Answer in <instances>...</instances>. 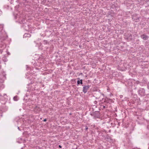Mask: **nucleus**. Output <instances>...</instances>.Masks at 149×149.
I'll return each instance as SVG.
<instances>
[{
	"mask_svg": "<svg viewBox=\"0 0 149 149\" xmlns=\"http://www.w3.org/2000/svg\"><path fill=\"white\" fill-rule=\"evenodd\" d=\"M90 86L88 85L86 86L83 87V91L84 93H86L87 92V90L90 87Z\"/></svg>",
	"mask_w": 149,
	"mask_h": 149,
	"instance_id": "obj_1",
	"label": "nucleus"
},
{
	"mask_svg": "<svg viewBox=\"0 0 149 149\" xmlns=\"http://www.w3.org/2000/svg\"><path fill=\"white\" fill-rule=\"evenodd\" d=\"M141 37L144 40H147L148 38V36H147L146 35L144 34L141 35Z\"/></svg>",
	"mask_w": 149,
	"mask_h": 149,
	"instance_id": "obj_2",
	"label": "nucleus"
},
{
	"mask_svg": "<svg viewBox=\"0 0 149 149\" xmlns=\"http://www.w3.org/2000/svg\"><path fill=\"white\" fill-rule=\"evenodd\" d=\"M145 90L143 88H141L140 89L139 91V93H145Z\"/></svg>",
	"mask_w": 149,
	"mask_h": 149,
	"instance_id": "obj_3",
	"label": "nucleus"
},
{
	"mask_svg": "<svg viewBox=\"0 0 149 149\" xmlns=\"http://www.w3.org/2000/svg\"><path fill=\"white\" fill-rule=\"evenodd\" d=\"M31 35L30 34L28 33H26L24 34V37H29L31 36Z\"/></svg>",
	"mask_w": 149,
	"mask_h": 149,
	"instance_id": "obj_4",
	"label": "nucleus"
},
{
	"mask_svg": "<svg viewBox=\"0 0 149 149\" xmlns=\"http://www.w3.org/2000/svg\"><path fill=\"white\" fill-rule=\"evenodd\" d=\"M19 99V98L18 97H17V96H15L14 97H13V100L15 101H17Z\"/></svg>",
	"mask_w": 149,
	"mask_h": 149,
	"instance_id": "obj_5",
	"label": "nucleus"
},
{
	"mask_svg": "<svg viewBox=\"0 0 149 149\" xmlns=\"http://www.w3.org/2000/svg\"><path fill=\"white\" fill-rule=\"evenodd\" d=\"M77 83L78 84H82V80L81 79L80 81L78 80L77 81Z\"/></svg>",
	"mask_w": 149,
	"mask_h": 149,
	"instance_id": "obj_6",
	"label": "nucleus"
},
{
	"mask_svg": "<svg viewBox=\"0 0 149 149\" xmlns=\"http://www.w3.org/2000/svg\"><path fill=\"white\" fill-rule=\"evenodd\" d=\"M128 39H130V40H132V35H130L128 37Z\"/></svg>",
	"mask_w": 149,
	"mask_h": 149,
	"instance_id": "obj_7",
	"label": "nucleus"
},
{
	"mask_svg": "<svg viewBox=\"0 0 149 149\" xmlns=\"http://www.w3.org/2000/svg\"><path fill=\"white\" fill-rule=\"evenodd\" d=\"M47 121V119H44V120H43V121L44 122H45Z\"/></svg>",
	"mask_w": 149,
	"mask_h": 149,
	"instance_id": "obj_8",
	"label": "nucleus"
},
{
	"mask_svg": "<svg viewBox=\"0 0 149 149\" xmlns=\"http://www.w3.org/2000/svg\"><path fill=\"white\" fill-rule=\"evenodd\" d=\"M44 42L46 43L47 42V41L46 40H45L44 41Z\"/></svg>",
	"mask_w": 149,
	"mask_h": 149,
	"instance_id": "obj_9",
	"label": "nucleus"
},
{
	"mask_svg": "<svg viewBox=\"0 0 149 149\" xmlns=\"http://www.w3.org/2000/svg\"><path fill=\"white\" fill-rule=\"evenodd\" d=\"M88 129V128L87 127H86V130H87Z\"/></svg>",
	"mask_w": 149,
	"mask_h": 149,
	"instance_id": "obj_10",
	"label": "nucleus"
},
{
	"mask_svg": "<svg viewBox=\"0 0 149 149\" xmlns=\"http://www.w3.org/2000/svg\"><path fill=\"white\" fill-rule=\"evenodd\" d=\"M148 88H149V84H148Z\"/></svg>",
	"mask_w": 149,
	"mask_h": 149,
	"instance_id": "obj_11",
	"label": "nucleus"
},
{
	"mask_svg": "<svg viewBox=\"0 0 149 149\" xmlns=\"http://www.w3.org/2000/svg\"><path fill=\"white\" fill-rule=\"evenodd\" d=\"M59 147L60 148H61V146L60 145H59Z\"/></svg>",
	"mask_w": 149,
	"mask_h": 149,
	"instance_id": "obj_12",
	"label": "nucleus"
},
{
	"mask_svg": "<svg viewBox=\"0 0 149 149\" xmlns=\"http://www.w3.org/2000/svg\"><path fill=\"white\" fill-rule=\"evenodd\" d=\"M18 129L19 130V127H18Z\"/></svg>",
	"mask_w": 149,
	"mask_h": 149,
	"instance_id": "obj_13",
	"label": "nucleus"
},
{
	"mask_svg": "<svg viewBox=\"0 0 149 149\" xmlns=\"http://www.w3.org/2000/svg\"><path fill=\"white\" fill-rule=\"evenodd\" d=\"M105 108V107L104 106H103V108Z\"/></svg>",
	"mask_w": 149,
	"mask_h": 149,
	"instance_id": "obj_14",
	"label": "nucleus"
}]
</instances>
